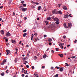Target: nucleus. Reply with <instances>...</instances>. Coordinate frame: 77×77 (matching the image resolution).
Returning <instances> with one entry per match:
<instances>
[{
  "label": "nucleus",
  "instance_id": "f257e3e1",
  "mask_svg": "<svg viewBox=\"0 0 77 77\" xmlns=\"http://www.w3.org/2000/svg\"><path fill=\"white\" fill-rule=\"evenodd\" d=\"M55 14H60V15H62V11H57L56 12Z\"/></svg>",
  "mask_w": 77,
  "mask_h": 77
},
{
  "label": "nucleus",
  "instance_id": "f03ea898",
  "mask_svg": "<svg viewBox=\"0 0 77 77\" xmlns=\"http://www.w3.org/2000/svg\"><path fill=\"white\" fill-rule=\"evenodd\" d=\"M6 52H7V55H8V54L11 53V51L9 50H6Z\"/></svg>",
  "mask_w": 77,
  "mask_h": 77
},
{
  "label": "nucleus",
  "instance_id": "7ed1b4c3",
  "mask_svg": "<svg viewBox=\"0 0 77 77\" xmlns=\"http://www.w3.org/2000/svg\"><path fill=\"white\" fill-rule=\"evenodd\" d=\"M27 10V8H23L22 9V11H23V12H25V11H26Z\"/></svg>",
  "mask_w": 77,
  "mask_h": 77
},
{
  "label": "nucleus",
  "instance_id": "20e7f679",
  "mask_svg": "<svg viewBox=\"0 0 77 77\" xmlns=\"http://www.w3.org/2000/svg\"><path fill=\"white\" fill-rule=\"evenodd\" d=\"M38 23L36 22L35 23L34 27L36 28V27H38Z\"/></svg>",
  "mask_w": 77,
  "mask_h": 77
},
{
  "label": "nucleus",
  "instance_id": "39448f33",
  "mask_svg": "<svg viewBox=\"0 0 77 77\" xmlns=\"http://www.w3.org/2000/svg\"><path fill=\"white\" fill-rule=\"evenodd\" d=\"M68 27L69 28H71L72 26V24L70 23H69L68 24Z\"/></svg>",
  "mask_w": 77,
  "mask_h": 77
},
{
  "label": "nucleus",
  "instance_id": "423d86ee",
  "mask_svg": "<svg viewBox=\"0 0 77 77\" xmlns=\"http://www.w3.org/2000/svg\"><path fill=\"white\" fill-rule=\"evenodd\" d=\"M10 36H11V34L9 32H7L6 34V36L8 37Z\"/></svg>",
  "mask_w": 77,
  "mask_h": 77
},
{
  "label": "nucleus",
  "instance_id": "0eeeda50",
  "mask_svg": "<svg viewBox=\"0 0 77 77\" xmlns=\"http://www.w3.org/2000/svg\"><path fill=\"white\" fill-rule=\"evenodd\" d=\"M0 32L1 33L2 35H4L5 33V32H4V31H3V30H2L0 31Z\"/></svg>",
  "mask_w": 77,
  "mask_h": 77
},
{
  "label": "nucleus",
  "instance_id": "6e6552de",
  "mask_svg": "<svg viewBox=\"0 0 77 77\" xmlns=\"http://www.w3.org/2000/svg\"><path fill=\"white\" fill-rule=\"evenodd\" d=\"M63 9H64V10H67V8H66V7L65 6H63Z\"/></svg>",
  "mask_w": 77,
  "mask_h": 77
},
{
  "label": "nucleus",
  "instance_id": "1a4fd4ad",
  "mask_svg": "<svg viewBox=\"0 0 77 77\" xmlns=\"http://www.w3.org/2000/svg\"><path fill=\"white\" fill-rule=\"evenodd\" d=\"M63 45H64V43H61L60 44H59V46L60 47H61Z\"/></svg>",
  "mask_w": 77,
  "mask_h": 77
},
{
  "label": "nucleus",
  "instance_id": "9d476101",
  "mask_svg": "<svg viewBox=\"0 0 77 77\" xmlns=\"http://www.w3.org/2000/svg\"><path fill=\"white\" fill-rule=\"evenodd\" d=\"M69 17V15L68 14H66L65 15L64 17V18H68Z\"/></svg>",
  "mask_w": 77,
  "mask_h": 77
},
{
  "label": "nucleus",
  "instance_id": "9b49d317",
  "mask_svg": "<svg viewBox=\"0 0 77 77\" xmlns=\"http://www.w3.org/2000/svg\"><path fill=\"white\" fill-rule=\"evenodd\" d=\"M54 21H59V18L57 17H55L54 19Z\"/></svg>",
  "mask_w": 77,
  "mask_h": 77
},
{
  "label": "nucleus",
  "instance_id": "f8f14e48",
  "mask_svg": "<svg viewBox=\"0 0 77 77\" xmlns=\"http://www.w3.org/2000/svg\"><path fill=\"white\" fill-rule=\"evenodd\" d=\"M11 42L12 43H13L14 44H16V42L14 40H12L11 41Z\"/></svg>",
  "mask_w": 77,
  "mask_h": 77
},
{
  "label": "nucleus",
  "instance_id": "ddd939ff",
  "mask_svg": "<svg viewBox=\"0 0 77 77\" xmlns=\"http://www.w3.org/2000/svg\"><path fill=\"white\" fill-rule=\"evenodd\" d=\"M58 55L59 56L61 57H63V54H59Z\"/></svg>",
  "mask_w": 77,
  "mask_h": 77
},
{
  "label": "nucleus",
  "instance_id": "4468645a",
  "mask_svg": "<svg viewBox=\"0 0 77 77\" xmlns=\"http://www.w3.org/2000/svg\"><path fill=\"white\" fill-rule=\"evenodd\" d=\"M63 26L64 27H65V28H68V26H66V24L64 23L63 24Z\"/></svg>",
  "mask_w": 77,
  "mask_h": 77
},
{
  "label": "nucleus",
  "instance_id": "2eb2a0df",
  "mask_svg": "<svg viewBox=\"0 0 77 77\" xmlns=\"http://www.w3.org/2000/svg\"><path fill=\"white\" fill-rule=\"evenodd\" d=\"M56 10H54L52 11L53 14H56Z\"/></svg>",
  "mask_w": 77,
  "mask_h": 77
},
{
  "label": "nucleus",
  "instance_id": "dca6fc26",
  "mask_svg": "<svg viewBox=\"0 0 77 77\" xmlns=\"http://www.w3.org/2000/svg\"><path fill=\"white\" fill-rule=\"evenodd\" d=\"M47 20H51V17H49L47 18Z\"/></svg>",
  "mask_w": 77,
  "mask_h": 77
},
{
  "label": "nucleus",
  "instance_id": "f3484780",
  "mask_svg": "<svg viewBox=\"0 0 77 77\" xmlns=\"http://www.w3.org/2000/svg\"><path fill=\"white\" fill-rule=\"evenodd\" d=\"M63 71V68H62V67H61L60 68V71Z\"/></svg>",
  "mask_w": 77,
  "mask_h": 77
},
{
  "label": "nucleus",
  "instance_id": "a211bd4d",
  "mask_svg": "<svg viewBox=\"0 0 77 77\" xmlns=\"http://www.w3.org/2000/svg\"><path fill=\"white\" fill-rule=\"evenodd\" d=\"M34 74L35 76H37V75H38V73H37V72L34 73Z\"/></svg>",
  "mask_w": 77,
  "mask_h": 77
},
{
  "label": "nucleus",
  "instance_id": "6ab92c4d",
  "mask_svg": "<svg viewBox=\"0 0 77 77\" xmlns=\"http://www.w3.org/2000/svg\"><path fill=\"white\" fill-rule=\"evenodd\" d=\"M14 62L15 63H17V58H15V59Z\"/></svg>",
  "mask_w": 77,
  "mask_h": 77
},
{
  "label": "nucleus",
  "instance_id": "aec40b11",
  "mask_svg": "<svg viewBox=\"0 0 77 77\" xmlns=\"http://www.w3.org/2000/svg\"><path fill=\"white\" fill-rule=\"evenodd\" d=\"M48 40L49 42H51V41H52V40L50 38H49L48 39Z\"/></svg>",
  "mask_w": 77,
  "mask_h": 77
},
{
  "label": "nucleus",
  "instance_id": "412c9836",
  "mask_svg": "<svg viewBox=\"0 0 77 77\" xmlns=\"http://www.w3.org/2000/svg\"><path fill=\"white\" fill-rule=\"evenodd\" d=\"M26 35H27V33H24L23 35V37H26Z\"/></svg>",
  "mask_w": 77,
  "mask_h": 77
},
{
  "label": "nucleus",
  "instance_id": "4be33fe9",
  "mask_svg": "<svg viewBox=\"0 0 77 77\" xmlns=\"http://www.w3.org/2000/svg\"><path fill=\"white\" fill-rule=\"evenodd\" d=\"M4 38L5 39V41H6V42H8V39H6V37H4Z\"/></svg>",
  "mask_w": 77,
  "mask_h": 77
},
{
  "label": "nucleus",
  "instance_id": "5701e85b",
  "mask_svg": "<svg viewBox=\"0 0 77 77\" xmlns=\"http://www.w3.org/2000/svg\"><path fill=\"white\" fill-rule=\"evenodd\" d=\"M46 57H47V55L46 54H45L44 55L43 57V58H46Z\"/></svg>",
  "mask_w": 77,
  "mask_h": 77
},
{
  "label": "nucleus",
  "instance_id": "b1692460",
  "mask_svg": "<svg viewBox=\"0 0 77 77\" xmlns=\"http://www.w3.org/2000/svg\"><path fill=\"white\" fill-rule=\"evenodd\" d=\"M41 6H39L38 8V10H40L41 9Z\"/></svg>",
  "mask_w": 77,
  "mask_h": 77
},
{
  "label": "nucleus",
  "instance_id": "393cba45",
  "mask_svg": "<svg viewBox=\"0 0 77 77\" xmlns=\"http://www.w3.org/2000/svg\"><path fill=\"white\" fill-rule=\"evenodd\" d=\"M31 3H33V4H35V3H36V2H34L33 1H32L31 2Z\"/></svg>",
  "mask_w": 77,
  "mask_h": 77
},
{
  "label": "nucleus",
  "instance_id": "a878e982",
  "mask_svg": "<svg viewBox=\"0 0 77 77\" xmlns=\"http://www.w3.org/2000/svg\"><path fill=\"white\" fill-rule=\"evenodd\" d=\"M58 75H59V74H57L55 75L54 76V77H58Z\"/></svg>",
  "mask_w": 77,
  "mask_h": 77
},
{
  "label": "nucleus",
  "instance_id": "bb28decb",
  "mask_svg": "<svg viewBox=\"0 0 77 77\" xmlns=\"http://www.w3.org/2000/svg\"><path fill=\"white\" fill-rule=\"evenodd\" d=\"M55 23L57 24H59V22L58 21H57Z\"/></svg>",
  "mask_w": 77,
  "mask_h": 77
},
{
  "label": "nucleus",
  "instance_id": "cd10ccee",
  "mask_svg": "<svg viewBox=\"0 0 77 77\" xmlns=\"http://www.w3.org/2000/svg\"><path fill=\"white\" fill-rule=\"evenodd\" d=\"M24 7H26V4H23L22 5Z\"/></svg>",
  "mask_w": 77,
  "mask_h": 77
},
{
  "label": "nucleus",
  "instance_id": "c85d7f7f",
  "mask_svg": "<svg viewBox=\"0 0 77 77\" xmlns=\"http://www.w3.org/2000/svg\"><path fill=\"white\" fill-rule=\"evenodd\" d=\"M4 63H5V62L3 61L1 63V65H4Z\"/></svg>",
  "mask_w": 77,
  "mask_h": 77
},
{
  "label": "nucleus",
  "instance_id": "c756f323",
  "mask_svg": "<svg viewBox=\"0 0 77 77\" xmlns=\"http://www.w3.org/2000/svg\"><path fill=\"white\" fill-rule=\"evenodd\" d=\"M1 75L2 76H3V75H5V73L4 72H2L1 73Z\"/></svg>",
  "mask_w": 77,
  "mask_h": 77
},
{
  "label": "nucleus",
  "instance_id": "7c9ffc66",
  "mask_svg": "<svg viewBox=\"0 0 77 77\" xmlns=\"http://www.w3.org/2000/svg\"><path fill=\"white\" fill-rule=\"evenodd\" d=\"M27 31V30L26 29H24L23 30V32H26Z\"/></svg>",
  "mask_w": 77,
  "mask_h": 77
},
{
  "label": "nucleus",
  "instance_id": "2f4dec72",
  "mask_svg": "<svg viewBox=\"0 0 77 77\" xmlns=\"http://www.w3.org/2000/svg\"><path fill=\"white\" fill-rule=\"evenodd\" d=\"M65 64L66 66H69V65H68V64L67 63H66Z\"/></svg>",
  "mask_w": 77,
  "mask_h": 77
},
{
  "label": "nucleus",
  "instance_id": "473e14b6",
  "mask_svg": "<svg viewBox=\"0 0 77 77\" xmlns=\"http://www.w3.org/2000/svg\"><path fill=\"white\" fill-rule=\"evenodd\" d=\"M56 50L57 51H59V48H56Z\"/></svg>",
  "mask_w": 77,
  "mask_h": 77
},
{
  "label": "nucleus",
  "instance_id": "72a5a7b5",
  "mask_svg": "<svg viewBox=\"0 0 77 77\" xmlns=\"http://www.w3.org/2000/svg\"><path fill=\"white\" fill-rule=\"evenodd\" d=\"M24 1H21V3H22V4H23V3H24Z\"/></svg>",
  "mask_w": 77,
  "mask_h": 77
},
{
  "label": "nucleus",
  "instance_id": "f704fd0d",
  "mask_svg": "<svg viewBox=\"0 0 77 77\" xmlns=\"http://www.w3.org/2000/svg\"><path fill=\"white\" fill-rule=\"evenodd\" d=\"M75 41H74L73 42H74V43H77V40L75 39Z\"/></svg>",
  "mask_w": 77,
  "mask_h": 77
},
{
  "label": "nucleus",
  "instance_id": "c9c22d12",
  "mask_svg": "<svg viewBox=\"0 0 77 77\" xmlns=\"http://www.w3.org/2000/svg\"><path fill=\"white\" fill-rule=\"evenodd\" d=\"M33 36H31V39L32 41H33Z\"/></svg>",
  "mask_w": 77,
  "mask_h": 77
},
{
  "label": "nucleus",
  "instance_id": "e433bc0d",
  "mask_svg": "<svg viewBox=\"0 0 77 77\" xmlns=\"http://www.w3.org/2000/svg\"><path fill=\"white\" fill-rule=\"evenodd\" d=\"M24 20H27V18L26 17H24Z\"/></svg>",
  "mask_w": 77,
  "mask_h": 77
},
{
  "label": "nucleus",
  "instance_id": "4c0bfd02",
  "mask_svg": "<svg viewBox=\"0 0 77 77\" xmlns=\"http://www.w3.org/2000/svg\"><path fill=\"white\" fill-rule=\"evenodd\" d=\"M52 18L53 20H54V18H54V16H53V17H52Z\"/></svg>",
  "mask_w": 77,
  "mask_h": 77
},
{
  "label": "nucleus",
  "instance_id": "58836bf2",
  "mask_svg": "<svg viewBox=\"0 0 77 77\" xmlns=\"http://www.w3.org/2000/svg\"><path fill=\"white\" fill-rule=\"evenodd\" d=\"M3 62H4L5 63V62H6V60H3Z\"/></svg>",
  "mask_w": 77,
  "mask_h": 77
},
{
  "label": "nucleus",
  "instance_id": "ea45409f",
  "mask_svg": "<svg viewBox=\"0 0 77 77\" xmlns=\"http://www.w3.org/2000/svg\"><path fill=\"white\" fill-rule=\"evenodd\" d=\"M26 58L25 57L23 58V60H26Z\"/></svg>",
  "mask_w": 77,
  "mask_h": 77
},
{
  "label": "nucleus",
  "instance_id": "a19ab883",
  "mask_svg": "<svg viewBox=\"0 0 77 77\" xmlns=\"http://www.w3.org/2000/svg\"><path fill=\"white\" fill-rule=\"evenodd\" d=\"M26 68H29V66L28 65H27L26 66Z\"/></svg>",
  "mask_w": 77,
  "mask_h": 77
},
{
  "label": "nucleus",
  "instance_id": "79ce46f5",
  "mask_svg": "<svg viewBox=\"0 0 77 77\" xmlns=\"http://www.w3.org/2000/svg\"><path fill=\"white\" fill-rule=\"evenodd\" d=\"M8 70L6 71L5 72H6V73H7V74H8L9 73V72H8Z\"/></svg>",
  "mask_w": 77,
  "mask_h": 77
},
{
  "label": "nucleus",
  "instance_id": "37998d69",
  "mask_svg": "<svg viewBox=\"0 0 77 77\" xmlns=\"http://www.w3.org/2000/svg\"><path fill=\"white\" fill-rule=\"evenodd\" d=\"M51 52H52V53H54V51H53V50H52L51 51Z\"/></svg>",
  "mask_w": 77,
  "mask_h": 77
},
{
  "label": "nucleus",
  "instance_id": "c03bdc74",
  "mask_svg": "<svg viewBox=\"0 0 77 77\" xmlns=\"http://www.w3.org/2000/svg\"><path fill=\"white\" fill-rule=\"evenodd\" d=\"M46 36H47V35H45L44 36V38H46Z\"/></svg>",
  "mask_w": 77,
  "mask_h": 77
},
{
  "label": "nucleus",
  "instance_id": "a18cd8bd",
  "mask_svg": "<svg viewBox=\"0 0 77 77\" xmlns=\"http://www.w3.org/2000/svg\"><path fill=\"white\" fill-rule=\"evenodd\" d=\"M63 38L64 39H65L66 38V36L65 35L63 36Z\"/></svg>",
  "mask_w": 77,
  "mask_h": 77
},
{
  "label": "nucleus",
  "instance_id": "49530a36",
  "mask_svg": "<svg viewBox=\"0 0 77 77\" xmlns=\"http://www.w3.org/2000/svg\"><path fill=\"white\" fill-rule=\"evenodd\" d=\"M76 57L75 56H73L72 57V58H75Z\"/></svg>",
  "mask_w": 77,
  "mask_h": 77
},
{
  "label": "nucleus",
  "instance_id": "de8ad7c7",
  "mask_svg": "<svg viewBox=\"0 0 77 77\" xmlns=\"http://www.w3.org/2000/svg\"><path fill=\"white\" fill-rule=\"evenodd\" d=\"M49 44L50 45H51V44H51V42H49Z\"/></svg>",
  "mask_w": 77,
  "mask_h": 77
},
{
  "label": "nucleus",
  "instance_id": "09e8293b",
  "mask_svg": "<svg viewBox=\"0 0 77 77\" xmlns=\"http://www.w3.org/2000/svg\"><path fill=\"white\" fill-rule=\"evenodd\" d=\"M58 6L59 7H60V6H61V5H60V4H58Z\"/></svg>",
  "mask_w": 77,
  "mask_h": 77
},
{
  "label": "nucleus",
  "instance_id": "8fccbe9b",
  "mask_svg": "<svg viewBox=\"0 0 77 77\" xmlns=\"http://www.w3.org/2000/svg\"><path fill=\"white\" fill-rule=\"evenodd\" d=\"M34 66H32V69H34Z\"/></svg>",
  "mask_w": 77,
  "mask_h": 77
},
{
  "label": "nucleus",
  "instance_id": "3c124183",
  "mask_svg": "<svg viewBox=\"0 0 77 77\" xmlns=\"http://www.w3.org/2000/svg\"><path fill=\"white\" fill-rule=\"evenodd\" d=\"M21 75L22 77H24V74H22Z\"/></svg>",
  "mask_w": 77,
  "mask_h": 77
},
{
  "label": "nucleus",
  "instance_id": "603ef678",
  "mask_svg": "<svg viewBox=\"0 0 77 77\" xmlns=\"http://www.w3.org/2000/svg\"><path fill=\"white\" fill-rule=\"evenodd\" d=\"M55 68H57V69H59V67L57 66L55 67Z\"/></svg>",
  "mask_w": 77,
  "mask_h": 77
},
{
  "label": "nucleus",
  "instance_id": "864d4df0",
  "mask_svg": "<svg viewBox=\"0 0 77 77\" xmlns=\"http://www.w3.org/2000/svg\"><path fill=\"white\" fill-rule=\"evenodd\" d=\"M48 22H47L46 23V26H47V25H48Z\"/></svg>",
  "mask_w": 77,
  "mask_h": 77
},
{
  "label": "nucleus",
  "instance_id": "5fc2aeb1",
  "mask_svg": "<svg viewBox=\"0 0 77 77\" xmlns=\"http://www.w3.org/2000/svg\"><path fill=\"white\" fill-rule=\"evenodd\" d=\"M53 68H54L53 67H51V69H53Z\"/></svg>",
  "mask_w": 77,
  "mask_h": 77
},
{
  "label": "nucleus",
  "instance_id": "6e6d98bb",
  "mask_svg": "<svg viewBox=\"0 0 77 77\" xmlns=\"http://www.w3.org/2000/svg\"><path fill=\"white\" fill-rule=\"evenodd\" d=\"M71 14H70L69 15V16L70 17H71V18L72 17V16H71Z\"/></svg>",
  "mask_w": 77,
  "mask_h": 77
},
{
  "label": "nucleus",
  "instance_id": "4d7b16f0",
  "mask_svg": "<svg viewBox=\"0 0 77 77\" xmlns=\"http://www.w3.org/2000/svg\"><path fill=\"white\" fill-rule=\"evenodd\" d=\"M45 66H42V68H43V69H44V68H45Z\"/></svg>",
  "mask_w": 77,
  "mask_h": 77
},
{
  "label": "nucleus",
  "instance_id": "13d9d810",
  "mask_svg": "<svg viewBox=\"0 0 77 77\" xmlns=\"http://www.w3.org/2000/svg\"><path fill=\"white\" fill-rule=\"evenodd\" d=\"M23 8V6H20V9H22V8Z\"/></svg>",
  "mask_w": 77,
  "mask_h": 77
},
{
  "label": "nucleus",
  "instance_id": "bf43d9fd",
  "mask_svg": "<svg viewBox=\"0 0 77 77\" xmlns=\"http://www.w3.org/2000/svg\"><path fill=\"white\" fill-rule=\"evenodd\" d=\"M35 5H39V3L36 2L35 3Z\"/></svg>",
  "mask_w": 77,
  "mask_h": 77
},
{
  "label": "nucleus",
  "instance_id": "052dcab7",
  "mask_svg": "<svg viewBox=\"0 0 77 77\" xmlns=\"http://www.w3.org/2000/svg\"><path fill=\"white\" fill-rule=\"evenodd\" d=\"M3 8V6H1V7H0V9H2Z\"/></svg>",
  "mask_w": 77,
  "mask_h": 77
},
{
  "label": "nucleus",
  "instance_id": "680f3d73",
  "mask_svg": "<svg viewBox=\"0 0 77 77\" xmlns=\"http://www.w3.org/2000/svg\"><path fill=\"white\" fill-rule=\"evenodd\" d=\"M35 60H36V59H37V57H35Z\"/></svg>",
  "mask_w": 77,
  "mask_h": 77
},
{
  "label": "nucleus",
  "instance_id": "e2e57ef3",
  "mask_svg": "<svg viewBox=\"0 0 77 77\" xmlns=\"http://www.w3.org/2000/svg\"><path fill=\"white\" fill-rule=\"evenodd\" d=\"M35 41H36H36H38L37 39H36L35 38Z\"/></svg>",
  "mask_w": 77,
  "mask_h": 77
},
{
  "label": "nucleus",
  "instance_id": "0e129e2a",
  "mask_svg": "<svg viewBox=\"0 0 77 77\" xmlns=\"http://www.w3.org/2000/svg\"><path fill=\"white\" fill-rule=\"evenodd\" d=\"M15 50H16V51H18V49H17V48H15Z\"/></svg>",
  "mask_w": 77,
  "mask_h": 77
},
{
  "label": "nucleus",
  "instance_id": "69168bd1",
  "mask_svg": "<svg viewBox=\"0 0 77 77\" xmlns=\"http://www.w3.org/2000/svg\"><path fill=\"white\" fill-rule=\"evenodd\" d=\"M35 35V36H37V33H36L34 34V35Z\"/></svg>",
  "mask_w": 77,
  "mask_h": 77
},
{
  "label": "nucleus",
  "instance_id": "338daca9",
  "mask_svg": "<svg viewBox=\"0 0 77 77\" xmlns=\"http://www.w3.org/2000/svg\"><path fill=\"white\" fill-rule=\"evenodd\" d=\"M13 15L14 16L15 14V13L14 12H13Z\"/></svg>",
  "mask_w": 77,
  "mask_h": 77
},
{
  "label": "nucleus",
  "instance_id": "774afa93",
  "mask_svg": "<svg viewBox=\"0 0 77 77\" xmlns=\"http://www.w3.org/2000/svg\"><path fill=\"white\" fill-rule=\"evenodd\" d=\"M21 41H20L19 42V44H21Z\"/></svg>",
  "mask_w": 77,
  "mask_h": 77
}]
</instances>
